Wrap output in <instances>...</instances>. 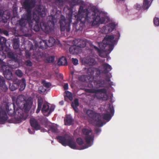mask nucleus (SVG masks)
Returning <instances> with one entry per match:
<instances>
[{
  "instance_id": "58836bf2",
  "label": "nucleus",
  "mask_w": 159,
  "mask_h": 159,
  "mask_svg": "<svg viewBox=\"0 0 159 159\" xmlns=\"http://www.w3.org/2000/svg\"><path fill=\"white\" fill-rule=\"evenodd\" d=\"M55 39L52 37H50L48 40V47H52L54 45L55 42Z\"/></svg>"
},
{
  "instance_id": "5fc2aeb1",
  "label": "nucleus",
  "mask_w": 159,
  "mask_h": 159,
  "mask_svg": "<svg viewBox=\"0 0 159 159\" xmlns=\"http://www.w3.org/2000/svg\"><path fill=\"white\" fill-rule=\"evenodd\" d=\"M42 83L43 86L46 88H48L50 87L51 85V84L50 82L46 83L45 81H43Z\"/></svg>"
},
{
  "instance_id": "79ce46f5",
  "label": "nucleus",
  "mask_w": 159,
  "mask_h": 159,
  "mask_svg": "<svg viewBox=\"0 0 159 159\" xmlns=\"http://www.w3.org/2000/svg\"><path fill=\"white\" fill-rule=\"evenodd\" d=\"M55 4L58 7L63 6L64 1L63 0H54Z\"/></svg>"
},
{
  "instance_id": "9b49d317",
  "label": "nucleus",
  "mask_w": 159,
  "mask_h": 159,
  "mask_svg": "<svg viewBox=\"0 0 159 159\" xmlns=\"http://www.w3.org/2000/svg\"><path fill=\"white\" fill-rule=\"evenodd\" d=\"M50 17L51 20L49 19L48 22L51 23L52 27H50L49 26L45 25L44 24L43 26L42 27L43 31L46 34L48 33L49 31L52 30H53V27L55 25V21L56 20L55 17L53 16H52Z\"/></svg>"
},
{
  "instance_id": "a19ab883",
  "label": "nucleus",
  "mask_w": 159,
  "mask_h": 159,
  "mask_svg": "<svg viewBox=\"0 0 159 159\" xmlns=\"http://www.w3.org/2000/svg\"><path fill=\"white\" fill-rule=\"evenodd\" d=\"M149 2L148 0H143V8L144 9H147L149 7Z\"/></svg>"
},
{
  "instance_id": "423d86ee",
  "label": "nucleus",
  "mask_w": 159,
  "mask_h": 159,
  "mask_svg": "<svg viewBox=\"0 0 159 159\" xmlns=\"http://www.w3.org/2000/svg\"><path fill=\"white\" fill-rule=\"evenodd\" d=\"M72 14H68L66 19L65 18V16L62 15L61 16L59 23L61 31H63L65 30L67 32L70 31V24L72 22Z\"/></svg>"
},
{
  "instance_id": "bf43d9fd",
  "label": "nucleus",
  "mask_w": 159,
  "mask_h": 159,
  "mask_svg": "<svg viewBox=\"0 0 159 159\" xmlns=\"http://www.w3.org/2000/svg\"><path fill=\"white\" fill-rule=\"evenodd\" d=\"M11 50L7 46H6V45L5 46H4L3 48V51L4 52H5L7 53H7L8 52L11 51Z\"/></svg>"
},
{
  "instance_id": "ea45409f",
  "label": "nucleus",
  "mask_w": 159,
  "mask_h": 159,
  "mask_svg": "<svg viewBox=\"0 0 159 159\" xmlns=\"http://www.w3.org/2000/svg\"><path fill=\"white\" fill-rule=\"evenodd\" d=\"M82 132L83 134L85 136H87L90 135L89 134L91 133L92 131L86 128H83L82 129Z\"/></svg>"
},
{
  "instance_id": "864d4df0",
  "label": "nucleus",
  "mask_w": 159,
  "mask_h": 159,
  "mask_svg": "<svg viewBox=\"0 0 159 159\" xmlns=\"http://www.w3.org/2000/svg\"><path fill=\"white\" fill-rule=\"evenodd\" d=\"M55 107L54 105H52L51 106L50 108H49V111L48 112V113L47 114H46L45 116H48L53 111L54 109H55Z\"/></svg>"
},
{
  "instance_id": "b1692460",
  "label": "nucleus",
  "mask_w": 159,
  "mask_h": 159,
  "mask_svg": "<svg viewBox=\"0 0 159 159\" xmlns=\"http://www.w3.org/2000/svg\"><path fill=\"white\" fill-rule=\"evenodd\" d=\"M5 13L2 12L1 11H0V22H2L5 23L7 22L8 20L9 19L10 15H6Z\"/></svg>"
},
{
  "instance_id": "0eeeda50",
  "label": "nucleus",
  "mask_w": 159,
  "mask_h": 159,
  "mask_svg": "<svg viewBox=\"0 0 159 159\" xmlns=\"http://www.w3.org/2000/svg\"><path fill=\"white\" fill-rule=\"evenodd\" d=\"M86 114L93 120L96 122V126L101 127L103 125V123L101 120V116L100 114L97 113L91 110H88L86 111Z\"/></svg>"
},
{
  "instance_id": "680f3d73",
  "label": "nucleus",
  "mask_w": 159,
  "mask_h": 159,
  "mask_svg": "<svg viewBox=\"0 0 159 159\" xmlns=\"http://www.w3.org/2000/svg\"><path fill=\"white\" fill-rule=\"evenodd\" d=\"M109 25L110 27H111V28L112 29V30H111V31H112L116 27L115 25L113 23H111L110 24H109Z\"/></svg>"
},
{
  "instance_id": "774afa93",
  "label": "nucleus",
  "mask_w": 159,
  "mask_h": 159,
  "mask_svg": "<svg viewBox=\"0 0 159 159\" xmlns=\"http://www.w3.org/2000/svg\"><path fill=\"white\" fill-rule=\"evenodd\" d=\"M111 81V80L110 79V78H107V79H106V81H106L107 82H110Z\"/></svg>"
},
{
  "instance_id": "603ef678",
  "label": "nucleus",
  "mask_w": 159,
  "mask_h": 159,
  "mask_svg": "<svg viewBox=\"0 0 159 159\" xmlns=\"http://www.w3.org/2000/svg\"><path fill=\"white\" fill-rule=\"evenodd\" d=\"M47 60L48 63L53 62L54 60V57L53 56L48 57L47 58Z\"/></svg>"
},
{
  "instance_id": "1a4fd4ad",
  "label": "nucleus",
  "mask_w": 159,
  "mask_h": 159,
  "mask_svg": "<svg viewBox=\"0 0 159 159\" xmlns=\"http://www.w3.org/2000/svg\"><path fill=\"white\" fill-rule=\"evenodd\" d=\"M0 66L3 71V75L4 77L8 80H11L13 78L11 72L9 69L8 65L0 59Z\"/></svg>"
},
{
  "instance_id": "37998d69",
  "label": "nucleus",
  "mask_w": 159,
  "mask_h": 159,
  "mask_svg": "<svg viewBox=\"0 0 159 159\" xmlns=\"http://www.w3.org/2000/svg\"><path fill=\"white\" fill-rule=\"evenodd\" d=\"M94 48L97 51L98 53L99 54V55L100 57H104V56L103 55V54L104 53V52L102 50L100 49L98 47L96 46H94Z\"/></svg>"
},
{
  "instance_id": "3c124183",
  "label": "nucleus",
  "mask_w": 159,
  "mask_h": 159,
  "mask_svg": "<svg viewBox=\"0 0 159 159\" xmlns=\"http://www.w3.org/2000/svg\"><path fill=\"white\" fill-rule=\"evenodd\" d=\"M15 73L17 76L20 77H22L23 75V73L19 69L16 70Z\"/></svg>"
},
{
  "instance_id": "2f4dec72",
  "label": "nucleus",
  "mask_w": 159,
  "mask_h": 159,
  "mask_svg": "<svg viewBox=\"0 0 159 159\" xmlns=\"http://www.w3.org/2000/svg\"><path fill=\"white\" fill-rule=\"evenodd\" d=\"M49 106L46 103L43 104L42 109V111L44 115L48 113Z\"/></svg>"
},
{
  "instance_id": "a18cd8bd",
  "label": "nucleus",
  "mask_w": 159,
  "mask_h": 159,
  "mask_svg": "<svg viewBox=\"0 0 159 159\" xmlns=\"http://www.w3.org/2000/svg\"><path fill=\"white\" fill-rule=\"evenodd\" d=\"M6 53H5L3 51V48L2 49H0V57L2 58H6Z\"/></svg>"
},
{
  "instance_id": "a211bd4d",
  "label": "nucleus",
  "mask_w": 159,
  "mask_h": 159,
  "mask_svg": "<svg viewBox=\"0 0 159 159\" xmlns=\"http://www.w3.org/2000/svg\"><path fill=\"white\" fill-rule=\"evenodd\" d=\"M74 44L77 45L80 49L81 48L85 47L86 45L85 41L79 39H76L74 40Z\"/></svg>"
},
{
  "instance_id": "7ed1b4c3",
  "label": "nucleus",
  "mask_w": 159,
  "mask_h": 159,
  "mask_svg": "<svg viewBox=\"0 0 159 159\" xmlns=\"http://www.w3.org/2000/svg\"><path fill=\"white\" fill-rule=\"evenodd\" d=\"M25 97L22 95L18 96L16 100V104L17 107L19 108H21L24 110V113H27L30 109L32 104L33 103V101L31 98H29L25 101Z\"/></svg>"
},
{
  "instance_id": "2eb2a0df",
  "label": "nucleus",
  "mask_w": 159,
  "mask_h": 159,
  "mask_svg": "<svg viewBox=\"0 0 159 159\" xmlns=\"http://www.w3.org/2000/svg\"><path fill=\"white\" fill-rule=\"evenodd\" d=\"M31 126L33 129L38 130L40 129L41 126L37 120L34 118H31L30 120Z\"/></svg>"
},
{
  "instance_id": "7c9ffc66",
  "label": "nucleus",
  "mask_w": 159,
  "mask_h": 159,
  "mask_svg": "<svg viewBox=\"0 0 159 159\" xmlns=\"http://www.w3.org/2000/svg\"><path fill=\"white\" fill-rule=\"evenodd\" d=\"M38 107L36 111V113H38L40 111L42 107V105L43 102V100L42 97L38 98L37 100Z\"/></svg>"
},
{
  "instance_id": "f704fd0d",
  "label": "nucleus",
  "mask_w": 159,
  "mask_h": 159,
  "mask_svg": "<svg viewBox=\"0 0 159 159\" xmlns=\"http://www.w3.org/2000/svg\"><path fill=\"white\" fill-rule=\"evenodd\" d=\"M65 94L64 95L65 99L66 100V98H67L70 101H71L73 99L72 94V93L68 91H66L64 93Z\"/></svg>"
},
{
  "instance_id": "49530a36",
  "label": "nucleus",
  "mask_w": 159,
  "mask_h": 159,
  "mask_svg": "<svg viewBox=\"0 0 159 159\" xmlns=\"http://www.w3.org/2000/svg\"><path fill=\"white\" fill-rule=\"evenodd\" d=\"M87 76L86 75H81L79 77V80L82 82H85L86 81V78Z\"/></svg>"
},
{
  "instance_id": "de8ad7c7",
  "label": "nucleus",
  "mask_w": 159,
  "mask_h": 159,
  "mask_svg": "<svg viewBox=\"0 0 159 159\" xmlns=\"http://www.w3.org/2000/svg\"><path fill=\"white\" fill-rule=\"evenodd\" d=\"M39 24V23H35V24L33 27V30L35 32H38L40 30Z\"/></svg>"
},
{
  "instance_id": "c03bdc74",
  "label": "nucleus",
  "mask_w": 159,
  "mask_h": 159,
  "mask_svg": "<svg viewBox=\"0 0 159 159\" xmlns=\"http://www.w3.org/2000/svg\"><path fill=\"white\" fill-rule=\"evenodd\" d=\"M34 20L35 21V23H39L40 18L39 16H38L36 14H33V20Z\"/></svg>"
},
{
  "instance_id": "bb28decb",
  "label": "nucleus",
  "mask_w": 159,
  "mask_h": 159,
  "mask_svg": "<svg viewBox=\"0 0 159 159\" xmlns=\"http://www.w3.org/2000/svg\"><path fill=\"white\" fill-rule=\"evenodd\" d=\"M102 66L103 69L102 73L104 74H107L111 70L112 68L111 66L108 63H104L103 64Z\"/></svg>"
},
{
  "instance_id": "f8f14e48",
  "label": "nucleus",
  "mask_w": 159,
  "mask_h": 159,
  "mask_svg": "<svg viewBox=\"0 0 159 159\" xmlns=\"http://www.w3.org/2000/svg\"><path fill=\"white\" fill-rule=\"evenodd\" d=\"M108 109L111 114L109 113H103L101 116V118L102 117L103 119L108 121L111 119L114 113V110L113 106H111L110 104Z\"/></svg>"
},
{
  "instance_id": "c756f323",
  "label": "nucleus",
  "mask_w": 159,
  "mask_h": 159,
  "mask_svg": "<svg viewBox=\"0 0 159 159\" xmlns=\"http://www.w3.org/2000/svg\"><path fill=\"white\" fill-rule=\"evenodd\" d=\"M38 45L39 48L43 49L46 48L47 46L48 47L47 41L45 40H40L39 42Z\"/></svg>"
},
{
  "instance_id": "09e8293b",
  "label": "nucleus",
  "mask_w": 159,
  "mask_h": 159,
  "mask_svg": "<svg viewBox=\"0 0 159 159\" xmlns=\"http://www.w3.org/2000/svg\"><path fill=\"white\" fill-rule=\"evenodd\" d=\"M77 144L79 145H82L84 143V142L81 138H77L76 139Z\"/></svg>"
},
{
  "instance_id": "8fccbe9b",
  "label": "nucleus",
  "mask_w": 159,
  "mask_h": 159,
  "mask_svg": "<svg viewBox=\"0 0 159 159\" xmlns=\"http://www.w3.org/2000/svg\"><path fill=\"white\" fill-rule=\"evenodd\" d=\"M153 22L154 25L156 26H159V18L158 17H155L153 19Z\"/></svg>"
},
{
  "instance_id": "f3484780",
  "label": "nucleus",
  "mask_w": 159,
  "mask_h": 159,
  "mask_svg": "<svg viewBox=\"0 0 159 159\" xmlns=\"http://www.w3.org/2000/svg\"><path fill=\"white\" fill-rule=\"evenodd\" d=\"M75 44L70 48L69 52L72 54H78L80 53L81 49L77 45Z\"/></svg>"
},
{
  "instance_id": "f03ea898",
  "label": "nucleus",
  "mask_w": 159,
  "mask_h": 159,
  "mask_svg": "<svg viewBox=\"0 0 159 159\" xmlns=\"http://www.w3.org/2000/svg\"><path fill=\"white\" fill-rule=\"evenodd\" d=\"M6 108L9 115L15 116L14 123H20L23 120H25L27 118V114L25 113L22 109L16 107L14 102L9 106H7Z\"/></svg>"
},
{
  "instance_id": "13d9d810",
  "label": "nucleus",
  "mask_w": 159,
  "mask_h": 159,
  "mask_svg": "<svg viewBox=\"0 0 159 159\" xmlns=\"http://www.w3.org/2000/svg\"><path fill=\"white\" fill-rule=\"evenodd\" d=\"M72 63L75 65H76L78 64V61L76 58H72Z\"/></svg>"
},
{
  "instance_id": "4c0bfd02",
  "label": "nucleus",
  "mask_w": 159,
  "mask_h": 159,
  "mask_svg": "<svg viewBox=\"0 0 159 159\" xmlns=\"http://www.w3.org/2000/svg\"><path fill=\"white\" fill-rule=\"evenodd\" d=\"M49 131H51L52 133H56L57 132L58 129L57 126L54 125H50L49 126Z\"/></svg>"
},
{
  "instance_id": "20e7f679",
  "label": "nucleus",
  "mask_w": 159,
  "mask_h": 159,
  "mask_svg": "<svg viewBox=\"0 0 159 159\" xmlns=\"http://www.w3.org/2000/svg\"><path fill=\"white\" fill-rule=\"evenodd\" d=\"M56 139L63 146H68L72 149H77L76 143L74 139L69 135H59L56 137Z\"/></svg>"
},
{
  "instance_id": "338daca9",
  "label": "nucleus",
  "mask_w": 159,
  "mask_h": 159,
  "mask_svg": "<svg viewBox=\"0 0 159 159\" xmlns=\"http://www.w3.org/2000/svg\"><path fill=\"white\" fill-rule=\"evenodd\" d=\"M3 33L6 36H7L8 35V33L7 31L6 30H3Z\"/></svg>"
},
{
  "instance_id": "4468645a",
  "label": "nucleus",
  "mask_w": 159,
  "mask_h": 159,
  "mask_svg": "<svg viewBox=\"0 0 159 159\" xmlns=\"http://www.w3.org/2000/svg\"><path fill=\"white\" fill-rule=\"evenodd\" d=\"M84 139L85 142L88 146L86 145L83 146L81 149H83L87 148L89 147H90L92 145L94 140V137L92 135L90 134L89 136H85Z\"/></svg>"
},
{
  "instance_id": "4d7b16f0",
  "label": "nucleus",
  "mask_w": 159,
  "mask_h": 159,
  "mask_svg": "<svg viewBox=\"0 0 159 159\" xmlns=\"http://www.w3.org/2000/svg\"><path fill=\"white\" fill-rule=\"evenodd\" d=\"M25 64L28 66H32V63L30 60L25 61Z\"/></svg>"
},
{
  "instance_id": "c85d7f7f",
  "label": "nucleus",
  "mask_w": 159,
  "mask_h": 159,
  "mask_svg": "<svg viewBox=\"0 0 159 159\" xmlns=\"http://www.w3.org/2000/svg\"><path fill=\"white\" fill-rule=\"evenodd\" d=\"M58 64L59 66H67V61L66 58L64 57H62L59 58L58 61Z\"/></svg>"
},
{
  "instance_id": "c9c22d12",
  "label": "nucleus",
  "mask_w": 159,
  "mask_h": 159,
  "mask_svg": "<svg viewBox=\"0 0 159 159\" xmlns=\"http://www.w3.org/2000/svg\"><path fill=\"white\" fill-rule=\"evenodd\" d=\"M64 121L65 122V124L66 125H70L73 122V119L72 117L69 115L67 116L66 118L64 119Z\"/></svg>"
},
{
  "instance_id": "473e14b6",
  "label": "nucleus",
  "mask_w": 159,
  "mask_h": 159,
  "mask_svg": "<svg viewBox=\"0 0 159 159\" xmlns=\"http://www.w3.org/2000/svg\"><path fill=\"white\" fill-rule=\"evenodd\" d=\"M13 46L15 49H18L20 46V40L18 39H14L13 40Z\"/></svg>"
},
{
  "instance_id": "0e129e2a",
  "label": "nucleus",
  "mask_w": 159,
  "mask_h": 159,
  "mask_svg": "<svg viewBox=\"0 0 159 159\" xmlns=\"http://www.w3.org/2000/svg\"><path fill=\"white\" fill-rule=\"evenodd\" d=\"M64 90H67L68 89V84L67 83L65 84L63 86Z\"/></svg>"
},
{
  "instance_id": "dca6fc26",
  "label": "nucleus",
  "mask_w": 159,
  "mask_h": 159,
  "mask_svg": "<svg viewBox=\"0 0 159 159\" xmlns=\"http://www.w3.org/2000/svg\"><path fill=\"white\" fill-rule=\"evenodd\" d=\"M8 116L6 111L0 108V123L4 124L7 119Z\"/></svg>"
},
{
  "instance_id": "72a5a7b5",
  "label": "nucleus",
  "mask_w": 159,
  "mask_h": 159,
  "mask_svg": "<svg viewBox=\"0 0 159 159\" xmlns=\"http://www.w3.org/2000/svg\"><path fill=\"white\" fill-rule=\"evenodd\" d=\"M7 40L4 37L0 36V49H2L6 45Z\"/></svg>"
},
{
  "instance_id": "6e6552de",
  "label": "nucleus",
  "mask_w": 159,
  "mask_h": 159,
  "mask_svg": "<svg viewBox=\"0 0 159 159\" xmlns=\"http://www.w3.org/2000/svg\"><path fill=\"white\" fill-rule=\"evenodd\" d=\"M36 3L35 0H24L22 6L27 12V18H29L32 16L31 10L35 7Z\"/></svg>"
},
{
  "instance_id": "412c9836",
  "label": "nucleus",
  "mask_w": 159,
  "mask_h": 159,
  "mask_svg": "<svg viewBox=\"0 0 159 159\" xmlns=\"http://www.w3.org/2000/svg\"><path fill=\"white\" fill-rule=\"evenodd\" d=\"M17 84L18 88L20 86L19 90L20 91L23 90L26 86V81L24 78H23L21 80H17Z\"/></svg>"
},
{
  "instance_id": "a878e982",
  "label": "nucleus",
  "mask_w": 159,
  "mask_h": 159,
  "mask_svg": "<svg viewBox=\"0 0 159 159\" xmlns=\"http://www.w3.org/2000/svg\"><path fill=\"white\" fill-rule=\"evenodd\" d=\"M94 84L98 88H102L105 87L106 81L104 80H94L93 82Z\"/></svg>"
},
{
  "instance_id": "69168bd1",
  "label": "nucleus",
  "mask_w": 159,
  "mask_h": 159,
  "mask_svg": "<svg viewBox=\"0 0 159 159\" xmlns=\"http://www.w3.org/2000/svg\"><path fill=\"white\" fill-rule=\"evenodd\" d=\"M101 131V130L99 128H96L95 129V132H96V133L100 132Z\"/></svg>"
},
{
  "instance_id": "052dcab7",
  "label": "nucleus",
  "mask_w": 159,
  "mask_h": 159,
  "mask_svg": "<svg viewBox=\"0 0 159 159\" xmlns=\"http://www.w3.org/2000/svg\"><path fill=\"white\" fill-rule=\"evenodd\" d=\"M134 8L138 10H139L141 9V6L138 4H136L134 5Z\"/></svg>"
},
{
  "instance_id": "aec40b11",
  "label": "nucleus",
  "mask_w": 159,
  "mask_h": 159,
  "mask_svg": "<svg viewBox=\"0 0 159 159\" xmlns=\"http://www.w3.org/2000/svg\"><path fill=\"white\" fill-rule=\"evenodd\" d=\"M0 88L2 91L6 92L8 89L7 86L5 84V81L4 78L0 75Z\"/></svg>"
},
{
  "instance_id": "5701e85b",
  "label": "nucleus",
  "mask_w": 159,
  "mask_h": 159,
  "mask_svg": "<svg viewBox=\"0 0 159 159\" xmlns=\"http://www.w3.org/2000/svg\"><path fill=\"white\" fill-rule=\"evenodd\" d=\"M84 62L85 65L89 66H93L96 63V61L94 59L89 57H87L84 59Z\"/></svg>"
},
{
  "instance_id": "e2e57ef3",
  "label": "nucleus",
  "mask_w": 159,
  "mask_h": 159,
  "mask_svg": "<svg viewBox=\"0 0 159 159\" xmlns=\"http://www.w3.org/2000/svg\"><path fill=\"white\" fill-rule=\"evenodd\" d=\"M71 106L72 107H73V109L76 112H78V108H77V107L78 106H76L73 105V104H71Z\"/></svg>"
},
{
  "instance_id": "ddd939ff",
  "label": "nucleus",
  "mask_w": 159,
  "mask_h": 159,
  "mask_svg": "<svg viewBox=\"0 0 159 159\" xmlns=\"http://www.w3.org/2000/svg\"><path fill=\"white\" fill-rule=\"evenodd\" d=\"M25 56L26 59H29L31 55V52L32 51H34V46L30 42L27 44V46H26L25 48Z\"/></svg>"
},
{
  "instance_id": "4be33fe9",
  "label": "nucleus",
  "mask_w": 159,
  "mask_h": 159,
  "mask_svg": "<svg viewBox=\"0 0 159 159\" xmlns=\"http://www.w3.org/2000/svg\"><path fill=\"white\" fill-rule=\"evenodd\" d=\"M114 37L113 35H106L102 40V43H105L110 44H111V43H114Z\"/></svg>"
},
{
  "instance_id": "393cba45",
  "label": "nucleus",
  "mask_w": 159,
  "mask_h": 159,
  "mask_svg": "<svg viewBox=\"0 0 159 159\" xmlns=\"http://www.w3.org/2000/svg\"><path fill=\"white\" fill-rule=\"evenodd\" d=\"M38 14L41 17H44L46 15L45 10L43 6H39L37 9Z\"/></svg>"
},
{
  "instance_id": "39448f33",
  "label": "nucleus",
  "mask_w": 159,
  "mask_h": 159,
  "mask_svg": "<svg viewBox=\"0 0 159 159\" xmlns=\"http://www.w3.org/2000/svg\"><path fill=\"white\" fill-rule=\"evenodd\" d=\"M85 91L88 93H94L93 97L98 100H102L106 101L108 99L107 94V90L105 88L99 89H86Z\"/></svg>"
},
{
  "instance_id": "e433bc0d",
  "label": "nucleus",
  "mask_w": 159,
  "mask_h": 159,
  "mask_svg": "<svg viewBox=\"0 0 159 159\" xmlns=\"http://www.w3.org/2000/svg\"><path fill=\"white\" fill-rule=\"evenodd\" d=\"M18 88V86L17 80L14 82V83H13L11 85H10L9 88L11 91H13L16 90Z\"/></svg>"
},
{
  "instance_id": "6e6d98bb",
  "label": "nucleus",
  "mask_w": 159,
  "mask_h": 159,
  "mask_svg": "<svg viewBox=\"0 0 159 159\" xmlns=\"http://www.w3.org/2000/svg\"><path fill=\"white\" fill-rule=\"evenodd\" d=\"M73 104V105L76 106H78L79 105V100L77 98L74 99V102H72L71 104Z\"/></svg>"
},
{
  "instance_id": "9d476101",
  "label": "nucleus",
  "mask_w": 159,
  "mask_h": 159,
  "mask_svg": "<svg viewBox=\"0 0 159 159\" xmlns=\"http://www.w3.org/2000/svg\"><path fill=\"white\" fill-rule=\"evenodd\" d=\"M32 16H31L29 18H28L26 17V14H24L23 16L19 21V24L21 27L20 30L22 31L24 33L25 32L24 31V29L27 30V28L25 27L27 23H29V25H32Z\"/></svg>"
},
{
  "instance_id": "6ab92c4d",
  "label": "nucleus",
  "mask_w": 159,
  "mask_h": 159,
  "mask_svg": "<svg viewBox=\"0 0 159 159\" xmlns=\"http://www.w3.org/2000/svg\"><path fill=\"white\" fill-rule=\"evenodd\" d=\"M114 43H102V48L105 52H111L114 48Z\"/></svg>"
},
{
  "instance_id": "f257e3e1",
  "label": "nucleus",
  "mask_w": 159,
  "mask_h": 159,
  "mask_svg": "<svg viewBox=\"0 0 159 159\" xmlns=\"http://www.w3.org/2000/svg\"><path fill=\"white\" fill-rule=\"evenodd\" d=\"M76 19L74 23L80 22V24H84L86 21L89 23H94L95 22L99 24H103L105 21L104 17H100L99 15H96L95 10H89L87 8L84 9V7L81 5L79 8L78 13L74 16Z\"/></svg>"
},
{
  "instance_id": "cd10ccee",
  "label": "nucleus",
  "mask_w": 159,
  "mask_h": 159,
  "mask_svg": "<svg viewBox=\"0 0 159 159\" xmlns=\"http://www.w3.org/2000/svg\"><path fill=\"white\" fill-rule=\"evenodd\" d=\"M7 56L8 58L13 60H16L17 58V54L11 50L7 53Z\"/></svg>"
}]
</instances>
